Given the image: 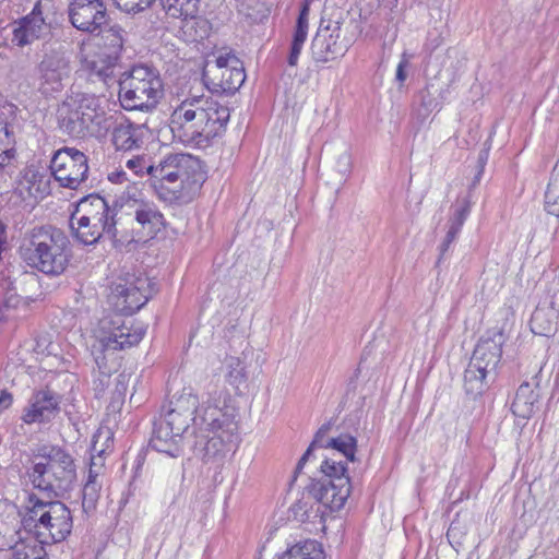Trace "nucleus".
<instances>
[{"instance_id":"nucleus-1","label":"nucleus","mask_w":559,"mask_h":559,"mask_svg":"<svg viewBox=\"0 0 559 559\" xmlns=\"http://www.w3.org/2000/svg\"><path fill=\"white\" fill-rule=\"evenodd\" d=\"M229 117L227 106L212 98L193 96L185 99L173 111L170 129L183 144L205 147L225 132Z\"/></svg>"},{"instance_id":"nucleus-2","label":"nucleus","mask_w":559,"mask_h":559,"mask_svg":"<svg viewBox=\"0 0 559 559\" xmlns=\"http://www.w3.org/2000/svg\"><path fill=\"white\" fill-rule=\"evenodd\" d=\"M147 176L158 199L169 204L190 202L206 180L201 160L185 153L168 154L152 164Z\"/></svg>"},{"instance_id":"nucleus-3","label":"nucleus","mask_w":559,"mask_h":559,"mask_svg":"<svg viewBox=\"0 0 559 559\" xmlns=\"http://www.w3.org/2000/svg\"><path fill=\"white\" fill-rule=\"evenodd\" d=\"M21 259L46 275L62 274L70 261V240L66 233L51 225L34 227L19 247Z\"/></svg>"},{"instance_id":"nucleus-4","label":"nucleus","mask_w":559,"mask_h":559,"mask_svg":"<svg viewBox=\"0 0 559 559\" xmlns=\"http://www.w3.org/2000/svg\"><path fill=\"white\" fill-rule=\"evenodd\" d=\"M236 409L223 404L207 405L200 414V431L207 432L194 437L192 444L193 451L200 455L203 461L209 462L217 457H223L230 445L238 441V421L236 420Z\"/></svg>"},{"instance_id":"nucleus-5","label":"nucleus","mask_w":559,"mask_h":559,"mask_svg":"<svg viewBox=\"0 0 559 559\" xmlns=\"http://www.w3.org/2000/svg\"><path fill=\"white\" fill-rule=\"evenodd\" d=\"M27 512L23 526L46 545L66 540L73 528L71 510L58 498L44 500L35 493L27 496Z\"/></svg>"},{"instance_id":"nucleus-6","label":"nucleus","mask_w":559,"mask_h":559,"mask_svg":"<svg viewBox=\"0 0 559 559\" xmlns=\"http://www.w3.org/2000/svg\"><path fill=\"white\" fill-rule=\"evenodd\" d=\"M38 456L45 462L34 464L27 473L34 488L46 492L48 498L64 497L76 480L73 456L59 445H43Z\"/></svg>"},{"instance_id":"nucleus-7","label":"nucleus","mask_w":559,"mask_h":559,"mask_svg":"<svg viewBox=\"0 0 559 559\" xmlns=\"http://www.w3.org/2000/svg\"><path fill=\"white\" fill-rule=\"evenodd\" d=\"M163 97L158 72L148 66H133L119 79V102L126 110H153Z\"/></svg>"},{"instance_id":"nucleus-8","label":"nucleus","mask_w":559,"mask_h":559,"mask_svg":"<svg viewBox=\"0 0 559 559\" xmlns=\"http://www.w3.org/2000/svg\"><path fill=\"white\" fill-rule=\"evenodd\" d=\"M320 473L321 477L311 478L306 487L308 495L331 512L341 510L352 491L346 463L325 457Z\"/></svg>"},{"instance_id":"nucleus-9","label":"nucleus","mask_w":559,"mask_h":559,"mask_svg":"<svg viewBox=\"0 0 559 559\" xmlns=\"http://www.w3.org/2000/svg\"><path fill=\"white\" fill-rule=\"evenodd\" d=\"M88 157L75 147L63 146L57 150L50 160L55 180L63 188L76 190L86 181Z\"/></svg>"},{"instance_id":"nucleus-10","label":"nucleus","mask_w":559,"mask_h":559,"mask_svg":"<svg viewBox=\"0 0 559 559\" xmlns=\"http://www.w3.org/2000/svg\"><path fill=\"white\" fill-rule=\"evenodd\" d=\"M223 393V391L217 390L209 392L207 400L199 406V397L192 393L191 389H183L182 393L170 402L169 409L163 416L177 424L178 431H188L190 421L199 428L201 411L209 404L214 405L216 403L222 405Z\"/></svg>"},{"instance_id":"nucleus-11","label":"nucleus","mask_w":559,"mask_h":559,"mask_svg":"<svg viewBox=\"0 0 559 559\" xmlns=\"http://www.w3.org/2000/svg\"><path fill=\"white\" fill-rule=\"evenodd\" d=\"M335 420L330 419L324 423L314 433L313 440L306 452L299 459L294 472V478L302 471L305 464L312 457L317 449H332L341 453L348 462H355L357 452V439L349 433H340L336 437L329 438L328 435L334 426Z\"/></svg>"},{"instance_id":"nucleus-12","label":"nucleus","mask_w":559,"mask_h":559,"mask_svg":"<svg viewBox=\"0 0 559 559\" xmlns=\"http://www.w3.org/2000/svg\"><path fill=\"white\" fill-rule=\"evenodd\" d=\"M144 334L142 326H129L120 318L103 320L98 346H94V353L105 356L109 352L133 347L142 341Z\"/></svg>"},{"instance_id":"nucleus-13","label":"nucleus","mask_w":559,"mask_h":559,"mask_svg":"<svg viewBox=\"0 0 559 559\" xmlns=\"http://www.w3.org/2000/svg\"><path fill=\"white\" fill-rule=\"evenodd\" d=\"M349 40L342 37V23L321 20L320 26L311 41V55L316 62L326 63L344 56L348 50Z\"/></svg>"},{"instance_id":"nucleus-14","label":"nucleus","mask_w":559,"mask_h":559,"mask_svg":"<svg viewBox=\"0 0 559 559\" xmlns=\"http://www.w3.org/2000/svg\"><path fill=\"white\" fill-rule=\"evenodd\" d=\"M148 278L135 277L114 284L109 296L116 310L124 316L139 311L151 298Z\"/></svg>"},{"instance_id":"nucleus-15","label":"nucleus","mask_w":559,"mask_h":559,"mask_svg":"<svg viewBox=\"0 0 559 559\" xmlns=\"http://www.w3.org/2000/svg\"><path fill=\"white\" fill-rule=\"evenodd\" d=\"M70 72V61L63 52L52 50L45 53L37 66L38 91L44 96L61 92Z\"/></svg>"},{"instance_id":"nucleus-16","label":"nucleus","mask_w":559,"mask_h":559,"mask_svg":"<svg viewBox=\"0 0 559 559\" xmlns=\"http://www.w3.org/2000/svg\"><path fill=\"white\" fill-rule=\"evenodd\" d=\"M62 395L49 386L34 390L22 411L21 420L26 425H48L61 411Z\"/></svg>"},{"instance_id":"nucleus-17","label":"nucleus","mask_w":559,"mask_h":559,"mask_svg":"<svg viewBox=\"0 0 559 559\" xmlns=\"http://www.w3.org/2000/svg\"><path fill=\"white\" fill-rule=\"evenodd\" d=\"M507 341L503 329L488 330L477 342L471 361L483 370L497 376L502 359V346Z\"/></svg>"},{"instance_id":"nucleus-18","label":"nucleus","mask_w":559,"mask_h":559,"mask_svg":"<svg viewBox=\"0 0 559 559\" xmlns=\"http://www.w3.org/2000/svg\"><path fill=\"white\" fill-rule=\"evenodd\" d=\"M69 19L76 29L93 34L107 23V8L104 0H71Z\"/></svg>"},{"instance_id":"nucleus-19","label":"nucleus","mask_w":559,"mask_h":559,"mask_svg":"<svg viewBox=\"0 0 559 559\" xmlns=\"http://www.w3.org/2000/svg\"><path fill=\"white\" fill-rule=\"evenodd\" d=\"M13 29L12 41L17 47H25L35 40L47 39L51 35V25L44 17L41 0L36 1L32 11L17 22Z\"/></svg>"},{"instance_id":"nucleus-20","label":"nucleus","mask_w":559,"mask_h":559,"mask_svg":"<svg viewBox=\"0 0 559 559\" xmlns=\"http://www.w3.org/2000/svg\"><path fill=\"white\" fill-rule=\"evenodd\" d=\"M72 218H81L82 224L97 223L105 226L107 231L112 230V221L117 217L116 204L109 205L108 200L97 193L83 197L71 214Z\"/></svg>"},{"instance_id":"nucleus-21","label":"nucleus","mask_w":559,"mask_h":559,"mask_svg":"<svg viewBox=\"0 0 559 559\" xmlns=\"http://www.w3.org/2000/svg\"><path fill=\"white\" fill-rule=\"evenodd\" d=\"M177 424L160 415L153 423L150 447L171 457H177L182 452V443L187 431H178Z\"/></svg>"},{"instance_id":"nucleus-22","label":"nucleus","mask_w":559,"mask_h":559,"mask_svg":"<svg viewBox=\"0 0 559 559\" xmlns=\"http://www.w3.org/2000/svg\"><path fill=\"white\" fill-rule=\"evenodd\" d=\"M148 129L145 124H139L124 119L116 123L111 131V142L118 151L138 150L144 144V138Z\"/></svg>"},{"instance_id":"nucleus-23","label":"nucleus","mask_w":559,"mask_h":559,"mask_svg":"<svg viewBox=\"0 0 559 559\" xmlns=\"http://www.w3.org/2000/svg\"><path fill=\"white\" fill-rule=\"evenodd\" d=\"M93 115L87 111H80L75 108H64V103L58 110V124L61 131L72 138L82 139L90 130L93 122Z\"/></svg>"},{"instance_id":"nucleus-24","label":"nucleus","mask_w":559,"mask_h":559,"mask_svg":"<svg viewBox=\"0 0 559 559\" xmlns=\"http://www.w3.org/2000/svg\"><path fill=\"white\" fill-rule=\"evenodd\" d=\"M134 218L141 226L140 236L144 237L145 242L154 238L165 226L164 215L152 203H139L134 211Z\"/></svg>"},{"instance_id":"nucleus-25","label":"nucleus","mask_w":559,"mask_h":559,"mask_svg":"<svg viewBox=\"0 0 559 559\" xmlns=\"http://www.w3.org/2000/svg\"><path fill=\"white\" fill-rule=\"evenodd\" d=\"M245 80L246 73L242 62H240L239 66H231L230 69H223L218 73V79L212 76L210 80H205L203 82L212 93L234 94L241 87Z\"/></svg>"},{"instance_id":"nucleus-26","label":"nucleus","mask_w":559,"mask_h":559,"mask_svg":"<svg viewBox=\"0 0 559 559\" xmlns=\"http://www.w3.org/2000/svg\"><path fill=\"white\" fill-rule=\"evenodd\" d=\"M497 376L483 370L479 366L469 360L464 371V392L471 400H477L496 381Z\"/></svg>"},{"instance_id":"nucleus-27","label":"nucleus","mask_w":559,"mask_h":559,"mask_svg":"<svg viewBox=\"0 0 559 559\" xmlns=\"http://www.w3.org/2000/svg\"><path fill=\"white\" fill-rule=\"evenodd\" d=\"M51 174L48 175L36 169H26L16 190L20 195H24L26 192L28 197L44 199L51 193Z\"/></svg>"},{"instance_id":"nucleus-28","label":"nucleus","mask_w":559,"mask_h":559,"mask_svg":"<svg viewBox=\"0 0 559 559\" xmlns=\"http://www.w3.org/2000/svg\"><path fill=\"white\" fill-rule=\"evenodd\" d=\"M539 393L534 385L528 382L522 383L515 393L511 404L513 415L523 420L528 419L538 408Z\"/></svg>"},{"instance_id":"nucleus-29","label":"nucleus","mask_w":559,"mask_h":559,"mask_svg":"<svg viewBox=\"0 0 559 559\" xmlns=\"http://www.w3.org/2000/svg\"><path fill=\"white\" fill-rule=\"evenodd\" d=\"M309 3L306 1L299 9L296 25L293 34L287 63L290 67L297 66L299 55L308 35Z\"/></svg>"},{"instance_id":"nucleus-30","label":"nucleus","mask_w":559,"mask_h":559,"mask_svg":"<svg viewBox=\"0 0 559 559\" xmlns=\"http://www.w3.org/2000/svg\"><path fill=\"white\" fill-rule=\"evenodd\" d=\"M558 312L552 307H537L530 320L531 331L535 335L550 337L557 331Z\"/></svg>"},{"instance_id":"nucleus-31","label":"nucleus","mask_w":559,"mask_h":559,"mask_svg":"<svg viewBox=\"0 0 559 559\" xmlns=\"http://www.w3.org/2000/svg\"><path fill=\"white\" fill-rule=\"evenodd\" d=\"M165 12L174 19H182L186 27L190 23L199 24L197 21L200 0H160ZM193 25H191L192 27Z\"/></svg>"},{"instance_id":"nucleus-32","label":"nucleus","mask_w":559,"mask_h":559,"mask_svg":"<svg viewBox=\"0 0 559 559\" xmlns=\"http://www.w3.org/2000/svg\"><path fill=\"white\" fill-rule=\"evenodd\" d=\"M81 218L70 216V228L78 241L85 246L95 245L107 236V228L97 223L82 224Z\"/></svg>"},{"instance_id":"nucleus-33","label":"nucleus","mask_w":559,"mask_h":559,"mask_svg":"<svg viewBox=\"0 0 559 559\" xmlns=\"http://www.w3.org/2000/svg\"><path fill=\"white\" fill-rule=\"evenodd\" d=\"M114 50L108 55H99L98 60L92 62V70L97 73L105 82L114 75V67L119 59V52L122 49V39L118 35H111Z\"/></svg>"},{"instance_id":"nucleus-34","label":"nucleus","mask_w":559,"mask_h":559,"mask_svg":"<svg viewBox=\"0 0 559 559\" xmlns=\"http://www.w3.org/2000/svg\"><path fill=\"white\" fill-rule=\"evenodd\" d=\"M471 207L472 201L469 198H462L457 200L453 214L448 222L449 228L444 237L448 242L453 243L457 238V235L471 213Z\"/></svg>"},{"instance_id":"nucleus-35","label":"nucleus","mask_w":559,"mask_h":559,"mask_svg":"<svg viewBox=\"0 0 559 559\" xmlns=\"http://www.w3.org/2000/svg\"><path fill=\"white\" fill-rule=\"evenodd\" d=\"M118 219L115 217L110 231H107L106 238H108L112 246L119 250L130 251L134 248V245L145 242L144 237L140 236V231L132 229L131 231L122 230L118 227Z\"/></svg>"},{"instance_id":"nucleus-36","label":"nucleus","mask_w":559,"mask_h":559,"mask_svg":"<svg viewBox=\"0 0 559 559\" xmlns=\"http://www.w3.org/2000/svg\"><path fill=\"white\" fill-rule=\"evenodd\" d=\"M278 559H324V552L320 543L308 539L292 546Z\"/></svg>"},{"instance_id":"nucleus-37","label":"nucleus","mask_w":559,"mask_h":559,"mask_svg":"<svg viewBox=\"0 0 559 559\" xmlns=\"http://www.w3.org/2000/svg\"><path fill=\"white\" fill-rule=\"evenodd\" d=\"M45 545L37 542V537L29 540H21L12 549V559H46Z\"/></svg>"},{"instance_id":"nucleus-38","label":"nucleus","mask_w":559,"mask_h":559,"mask_svg":"<svg viewBox=\"0 0 559 559\" xmlns=\"http://www.w3.org/2000/svg\"><path fill=\"white\" fill-rule=\"evenodd\" d=\"M95 362L98 367V372L94 376L93 380V391L96 399H100L104 396L105 392L110 385V370L105 366V356L99 353H94Z\"/></svg>"},{"instance_id":"nucleus-39","label":"nucleus","mask_w":559,"mask_h":559,"mask_svg":"<svg viewBox=\"0 0 559 559\" xmlns=\"http://www.w3.org/2000/svg\"><path fill=\"white\" fill-rule=\"evenodd\" d=\"M240 62L241 61L234 55H221L216 58L214 64L207 63L206 67L203 69L202 80H210V78L212 76L218 79V73L223 69H230L231 66H239Z\"/></svg>"},{"instance_id":"nucleus-40","label":"nucleus","mask_w":559,"mask_h":559,"mask_svg":"<svg viewBox=\"0 0 559 559\" xmlns=\"http://www.w3.org/2000/svg\"><path fill=\"white\" fill-rule=\"evenodd\" d=\"M229 371L226 374L227 382L237 391L247 384V372L242 362L238 358L231 357L228 362Z\"/></svg>"},{"instance_id":"nucleus-41","label":"nucleus","mask_w":559,"mask_h":559,"mask_svg":"<svg viewBox=\"0 0 559 559\" xmlns=\"http://www.w3.org/2000/svg\"><path fill=\"white\" fill-rule=\"evenodd\" d=\"M64 108H75L80 111H95L98 106V100L94 95L86 93H75L69 96L64 102Z\"/></svg>"},{"instance_id":"nucleus-42","label":"nucleus","mask_w":559,"mask_h":559,"mask_svg":"<svg viewBox=\"0 0 559 559\" xmlns=\"http://www.w3.org/2000/svg\"><path fill=\"white\" fill-rule=\"evenodd\" d=\"M545 210L547 213L559 217V178L550 175L545 192Z\"/></svg>"},{"instance_id":"nucleus-43","label":"nucleus","mask_w":559,"mask_h":559,"mask_svg":"<svg viewBox=\"0 0 559 559\" xmlns=\"http://www.w3.org/2000/svg\"><path fill=\"white\" fill-rule=\"evenodd\" d=\"M102 484L99 481H86L82 490V508L83 511L88 513L96 509Z\"/></svg>"},{"instance_id":"nucleus-44","label":"nucleus","mask_w":559,"mask_h":559,"mask_svg":"<svg viewBox=\"0 0 559 559\" xmlns=\"http://www.w3.org/2000/svg\"><path fill=\"white\" fill-rule=\"evenodd\" d=\"M112 2L122 12L138 14L151 8L155 0H112Z\"/></svg>"},{"instance_id":"nucleus-45","label":"nucleus","mask_w":559,"mask_h":559,"mask_svg":"<svg viewBox=\"0 0 559 559\" xmlns=\"http://www.w3.org/2000/svg\"><path fill=\"white\" fill-rule=\"evenodd\" d=\"M126 166L135 175H147V167L151 164H147V159L144 156H135L128 159Z\"/></svg>"},{"instance_id":"nucleus-46","label":"nucleus","mask_w":559,"mask_h":559,"mask_svg":"<svg viewBox=\"0 0 559 559\" xmlns=\"http://www.w3.org/2000/svg\"><path fill=\"white\" fill-rule=\"evenodd\" d=\"M21 304H23V299L19 296L14 288H8L4 294L3 305L5 308H17Z\"/></svg>"},{"instance_id":"nucleus-47","label":"nucleus","mask_w":559,"mask_h":559,"mask_svg":"<svg viewBox=\"0 0 559 559\" xmlns=\"http://www.w3.org/2000/svg\"><path fill=\"white\" fill-rule=\"evenodd\" d=\"M409 66V59H408V56L404 52L401 57V60L397 64V68H396V74H395V80L402 85L406 78H407V72H406V69L408 68Z\"/></svg>"},{"instance_id":"nucleus-48","label":"nucleus","mask_w":559,"mask_h":559,"mask_svg":"<svg viewBox=\"0 0 559 559\" xmlns=\"http://www.w3.org/2000/svg\"><path fill=\"white\" fill-rule=\"evenodd\" d=\"M92 452L93 453L91 455L90 467L96 468V469H98V472H102V469L104 467V457H103L104 450L103 449L98 450L96 448V444L94 443L92 447Z\"/></svg>"},{"instance_id":"nucleus-49","label":"nucleus","mask_w":559,"mask_h":559,"mask_svg":"<svg viewBox=\"0 0 559 559\" xmlns=\"http://www.w3.org/2000/svg\"><path fill=\"white\" fill-rule=\"evenodd\" d=\"M336 164L338 173L342 175H347L352 167L350 155L346 152L342 153L338 156Z\"/></svg>"},{"instance_id":"nucleus-50","label":"nucleus","mask_w":559,"mask_h":559,"mask_svg":"<svg viewBox=\"0 0 559 559\" xmlns=\"http://www.w3.org/2000/svg\"><path fill=\"white\" fill-rule=\"evenodd\" d=\"M14 155L15 151L13 148L0 151V170H2L12 158H14Z\"/></svg>"},{"instance_id":"nucleus-51","label":"nucleus","mask_w":559,"mask_h":559,"mask_svg":"<svg viewBox=\"0 0 559 559\" xmlns=\"http://www.w3.org/2000/svg\"><path fill=\"white\" fill-rule=\"evenodd\" d=\"M12 395L7 391H0V413L9 408L12 404Z\"/></svg>"},{"instance_id":"nucleus-52","label":"nucleus","mask_w":559,"mask_h":559,"mask_svg":"<svg viewBox=\"0 0 559 559\" xmlns=\"http://www.w3.org/2000/svg\"><path fill=\"white\" fill-rule=\"evenodd\" d=\"M108 180L112 183H122L126 178V173L123 170H116L108 174Z\"/></svg>"},{"instance_id":"nucleus-53","label":"nucleus","mask_w":559,"mask_h":559,"mask_svg":"<svg viewBox=\"0 0 559 559\" xmlns=\"http://www.w3.org/2000/svg\"><path fill=\"white\" fill-rule=\"evenodd\" d=\"M451 245L452 243L448 242L445 239L442 240V242L439 246L440 255H439V259H438V263H440L441 260L444 258V255L448 252V250L450 249Z\"/></svg>"},{"instance_id":"nucleus-54","label":"nucleus","mask_w":559,"mask_h":559,"mask_svg":"<svg viewBox=\"0 0 559 559\" xmlns=\"http://www.w3.org/2000/svg\"><path fill=\"white\" fill-rule=\"evenodd\" d=\"M484 173V169H479L477 168V173L475 174L474 176V179L469 186V193L468 195H466L465 198H469L471 199V191L478 185V182L480 181V178H481V175Z\"/></svg>"},{"instance_id":"nucleus-55","label":"nucleus","mask_w":559,"mask_h":559,"mask_svg":"<svg viewBox=\"0 0 559 559\" xmlns=\"http://www.w3.org/2000/svg\"><path fill=\"white\" fill-rule=\"evenodd\" d=\"M487 158H488V153L486 151H481L478 155L477 168L484 169Z\"/></svg>"},{"instance_id":"nucleus-56","label":"nucleus","mask_w":559,"mask_h":559,"mask_svg":"<svg viewBox=\"0 0 559 559\" xmlns=\"http://www.w3.org/2000/svg\"><path fill=\"white\" fill-rule=\"evenodd\" d=\"M100 475V472L96 468H88V476L86 481H98L97 478Z\"/></svg>"},{"instance_id":"nucleus-57","label":"nucleus","mask_w":559,"mask_h":559,"mask_svg":"<svg viewBox=\"0 0 559 559\" xmlns=\"http://www.w3.org/2000/svg\"><path fill=\"white\" fill-rule=\"evenodd\" d=\"M551 175H554V176L559 178V157H558V160H557V163H556V165H555V167H554V169L551 171Z\"/></svg>"},{"instance_id":"nucleus-58","label":"nucleus","mask_w":559,"mask_h":559,"mask_svg":"<svg viewBox=\"0 0 559 559\" xmlns=\"http://www.w3.org/2000/svg\"><path fill=\"white\" fill-rule=\"evenodd\" d=\"M2 129H3L4 133H5V136H9L10 132H9L8 126L7 124L3 126Z\"/></svg>"}]
</instances>
